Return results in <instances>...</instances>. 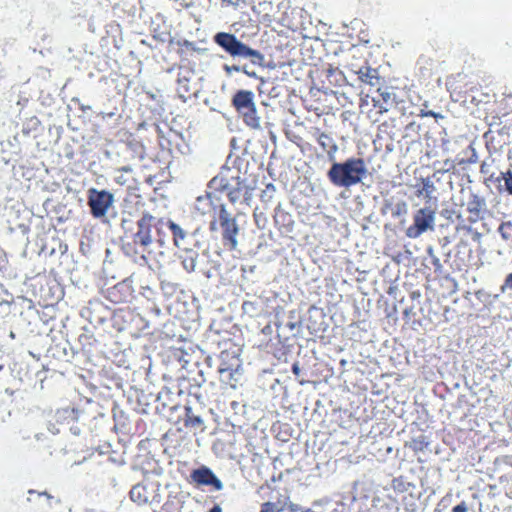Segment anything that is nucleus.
I'll list each match as a JSON object with an SVG mask.
<instances>
[{
    "instance_id": "obj_1",
    "label": "nucleus",
    "mask_w": 512,
    "mask_h": 512,
    "mask_svg": "<svg viewBox=\"0 0 512 512\" xmlns=\"http://www.w3.org/2000/svg\"><path fill=\"white\" fill-rule=\"evenodd\" d=\"M367 176V165L360 157H350L334 163L327 171V178L335 187L346 189L362 183Z\"/></svg>"
},
{
    "instance_id": "obj_2",
    "label": "nucleus",
    "mask_w": 512,
    "mask_h": 512,
    "mask_svg": "<svg viewBox=\"0 0 512 512\" xmlns=\"http://www.w3.org/2000/svg\"><path fill=\"white\" fill-rule=\"evenodd\" d=\"M213 41L234 59H248L252 65L268 67L260 51L249 47L232 33L218 32L213 36Z\"/></svg>"
},
{
    "instance_id": "obj_3",
    "label": "nucleus",
    "mask_w": 512,
    "mask_h": 512,
    "mask_svg": "<svg viewBox=\"0 0 512 512\" xmlns=\"http://www.w3.org/2000/svg\"><path fill=\"white\" fill-rule=\"evenodd\" d=\"M232 106L246 126L251 129L261 128V117L255 103V94L250 90H238L232 97Z\"/></svg>"
},
{
    "instance_id": "obj_4",
    "label": "nucleus",
    "mask_w": 512,
    "mask_h": 512,
    "mask_svg": "<svg viewBox=\"0 0 512 512\" xmlns=\"http://www.w3.org/2000/svg\"><path fill=\"white\" fill-rule=\"evenodd\" d=\"M153 221H155L153 216L143 215V217L137 222L138 230L133 237V243L135 245L134 253L136 255L134 261L143 267L148 264L146 253L150 254L151 252V228Z\"/></svg>"
},
{
    "instance_id": "obj_5",
    "label": "nucleus",
    "mask_w": 512,
    "mask_h": 512,
    "mask_svg": "<svg viewBox=\"0 0 512 512\" xmlns=\"http://www.w3.org/2000/svg\"><path fill=\"white\" fill-rule=\"evenodd\" d=\"M436 209L430 205L417 209L413 214V223L406 229L405 234L410 239H417L424 233L435 230Z\"/></svg>"
},
{
    "instance_id": "obj_6",
    "label": "nucleus",
    "mask_w": 512,
    "mask_h": 512,
    "mask_svg": "<svg viewBox=\"0 0 512 512\" xmlns=\"http://www.w3.org/2000/svg\"><path fill=\"white\" fill-rule=\"evenodd\" d=\"M218 221L222 228V240L224 245L230 250H236L238 247L237 237L240 233V228L236 218L227 211L224 204L220 205Z\"/></svg>"
},
{
    "instance_id": "obj_7",
    "label": "nucleus",
    "mask_w": 512,
    "mask_h": 512,
    "mask_svg": "<svg viewBox=\"0 0 512 512\" xmlns=\"http://www.w3.org/2000/svg\"><path fill=\"white\" fill-rule=\"evenodd\" d=\"M222 188L227 191L228 198L232 203H236L241 198L248 201L252 196L251 191L253 190V188L240 177L232 178V182L225 183L222 185Z\"/></svg>"
},
{
    "instance_id": "obj_8",
    "label": "nucleus",
    "mask_w": 512,
    "mask_h": 512,
    "mask_svg": "<svg viewBox=\"0 0 512 512\" xmlns=\"http://www.w3.org/2000/svg\"><path fill=\"white\" fill-rule=\"evenodd\" d=\"M88 203L92 215L102 217L112 203V195L106 191L91 190Z\"/></svg>"
},
{
    "instance_id": "obj_9",
    "label": "nucleus",
    "mask_w": 512,
    "mask_h": 512,
    "mask_svg": "<svg viewBox=\"0 0 512 512\" xmlns=\"http://www.w3.org/2000/svg\"><path fill=\"white\" fill-rule=\"evenodd\" d=\"M191 479L198 485L212 486L217 491L222 490L224 487L222 481L206 466L193 470L191 472Z\"/></svg>"
},
{
    "instance_id": "obj_10",
    "label": "nucleus",
    "mask_w": 512,
    "mask_h": 512,
    "mask_svg": "<svg viewBox=\"0 0 512 512\" xmlns=\"http://www.w3.org/2000/svg\"><path fill=\"white\" fill-rule=\"evenodd\" d=\"M234 359L235 364L226 365L225 363H222L218 369L220 380L233 388L236 387L242 375L240 360L238 357H234Z\"/></svg>"
},
{
    "instance_id": "obj_11",
    "label": "nucleus",
    "mask_w": 512,
    "mask_h": 512,
    "mask_svg": "<svg viewBox=\"0 0 512 512\" xmlns=\"http://www.w3.org/2000/svg\"><path fill=\"white\" fill-rule=\"evenodd\" d=\"M467 211L471 214L469 221L475 223L478 220L484 218V214L487 211V203L484 197L471 193L467 203Z\"/></svg>"
},
{
    "instance_id": "obj_12",
    "label": "nucleus",
    "mask_w": 512,
    "mask_h": 512,
    "mask_svg": "<svg viewBox=\"0 0 512 512\" xmlns=\"http://www.w3.org/2000/svg\"><path fill=\"white\" fill-rule=\"evenodd\" d=\"M184 426L197 432H204L205 423L200 415L194 413L193 409L189 406L185 407Z\"/></svg>"
},
{
    "instance_id": "obj_13",
    "label": "nucleus",
    "mask_w": 512,
    "mask_h": 512,
    "mask_svg": "<svg viewBox=\"0 0 512 512\" xmlns=\"http://www.w3.org/2000/svg\"><path fill=\"white\" fill-rule=\"evenodd\" d=\"M379 93V97H373V105L374 107L379 108L380 112H387L390 108V103L395 97L394 93H391L387 90H381L380 88L377 90Z\"/></svg>"
},
{
    "instance_id": "obj_14",
    "label": "nucleus",
    "mask_w": 512,
    "mask_h": 512,
    "mask_svg": "<svg viewBox=\"0 0 512 512\" xmlns=\"http://www.w3.org/2000/svg\"><path fill=\"white\" fill-rule=\"evenodd\" d=\"M194 209L200 215H206L213 210V202L211 200V194L207 193L202 196H198L195 201Z\"/></svg>"
},
{
    "instance_id": "obj_15",
    "label": "nucleus",
    "mask_w": 512,
    "mask_h": 512,
    "mask_svg": "<svg viewBox=\"0 0 512 512\" xmlns=\"http://www.w3.org/2000/svg\"><path fill=\"white\" fill-rule=\"evenodd\" d=\"M149 492L145 486L136 484L130 489V500L141 505L148 502Z\"/></svg>"
},
{
    "instance_id": "obj_16",
    "label": "nucleus",
    "mask_w": 512,
    "mask_h": 512,
    "mask_svg": "<svg viewBox=\"0 0 512 512\" xmlns=\"http://www.w3.org/2000/svg\"><path fill=\"white\" fill-rule=\"evenodd\" d=\"M359 80L363 83L375 86L379 81L378 72L370 67H362L357 72Z\"/></svg>"
},
{
    "instance_id": "obj_17",
    "label": "nucleus",
    "mask_w": 512,
    "mask_h": 512,
    "mask_svg": "<svg viewBox=\"0 0 512 512\" xmlns=\"http://www.w3.org/2000/svg\"><path fill=\"white\" fill-rule=\"evenodd\" d=\"M178 95L181 99H183L184 102L187 101L189 95L193 93L196 95V91H192L191 87L189 85V79L186 77H179L178 78V88H177Z\"/></svg>"
},
{
    "instance_id": "obj_18",
    "label": "nucleus",
    "mask_w": 512,
    "mask_h": 512,
    "mask_svg": "<svg viewBox=\"0 0 512 512\" xmlns=\"http://www.w3.org/2000/svg\"><path fill=\"white\" fill-rule=\"evenodd\" d=\"M240 66L242 69H244V70H241V72L244 73L245 75H247L248 77L254 78V79H260L261 85L259 87V92H260V94L265 93L266 92L265 86H266L267 82L263 78H260L258 76V74L252 69V67H254L255 65H252L251 62L249 61L248 64H243ZM257 66L260 67L259 65H257Z\"/></svg>"
},
{
    "instance_id": "obj_19",
    "label": "nucleus",
    "mask_w": 512,
    "mask_h": 512,
    "mask_svg": "<svg viewBox=\"0 0 512 512\" xmlns=\"http://www.w3.org/2000/svg\"><path fill=\"white\" fill-rule=\"evenodd\" d=\"M314 136H315L317 143L320 145V147L322 148V150L324 152H326L328 150V148L335 141L334 138L330 134L325 133V132L317 131V132H315Z\"/></svg>"
},
{
    "instance_id": "obj_20",
    "label": "nucleus",
    "mask_w": 512,
    "mask_h": 512,
    "mask_svg": "<svg viewBox=\"0 0 512 512\" xmlns=\"http://www.w3.org/2000/svg\"><path fill=\"white\" fill-rule=\"evenodd\" d=\"M198 254L196 252H189L182 260L183 268L187 272H193L196 269Z\"/></svg>"
},
{
    "instance_id": "obj_21",
    "label": "nucleus",
    "mask_w": 512,
    "mask_h": 512,
    "mask_svg": "<svg viewBox=\"0 0 512 512\" xmlns=\"http://www.w3.org/2000/svg\"><path fill=\"white\" fill-rule=\"evenodd\" d=\"M144 146L139 142L130 141V158L141 161L144 159Z\"/></svg>"
},
{
    "instance_id": "obj_22",
    "label": "nucleus",
    "mask_w": 512,
    "mask_h": 512,
    "mask_svg": "<svg viewBox=\"0 0 512 512\" xmlns=\"http://www.w3.org/2000/svg\"><path fill=\"white\" fill-rule=\"evenodd\" d=\"M109 458L118 465H124L126 463V445L121 444V451L112 450Z\"/></svg>"
},
{
    "instance_id": "obj_23",
    "label": "nucleus",
    "mask_w": 512,
    "mask_h": 512,
    "mask_svg": "<svg viewBox=\"0 0 512 512\" xmlns=\"http://www.w3.org/2000/svg\"><path fill=\"white\" fill-rule=\"evenodd\" d=\"M242 310L245 314L250 317L257 316L260 311L259 303L257 301H244L242 304Z\"/></svg>"
},
{
    "instance_id": "obj_24",
    "label": "nucleus",
    "mask_w": 512,
    "mask_h": 512,
    "mask_svg": "<svg viewBox=\"0 0 512 512\" xmlns=\"http://www.w3.org/2000/svg\"><path fill=\"white\" fill-rule=\"evenodd\" d=\"M168 224H169V228L171 229V231L173 233L175 244L179 245L178 239L185 238V236H186L185 231L178 224H176L172 221H169Z\"/></svg>"
},
{
    "instance_id": "obj_25",
    "label": "nucleus",
    "mask_w": 512,
    "mask_h": 512,
    "mask_svg": "<svg viewBox=\"0 0 512 512\" xmlns=\"http://www.w3.org/2000/svg\"><path fill=\"white\" fill-rule=\"evenodd\" d=\"M501 178L504 181L505 190L512 196V171L501 172Z\"/></svg>"
},
{
    "instance_id": "obj_26",
    "label": "nucleus",
    "mask_w": 512,
    "mask_h": 512,
    "mask_svg": "<svg viewBox=\"0 0 512 512\" xmlns=\"http://www.w3.org/2000/svg\"><path fill=\"white\" fill-rule=\"evenodd\" d=\"M338 150H339V147H338L336 141H334L333 144L325 152L327 155V159L331 163V165H334V163H338V161L336 160V154H337Z\"/></svg>"
},
{
    "instance_id": "obj_27",
    "label": "nucleus",
    "mask_w": 512,
    "mask_h": 512,
    "mask_svg": "<svg viewBox=\"0 0 512 512\" xmlns=\"http://www.w3.org/2000/svg\"><path fill=\"white\" fill-rule=\"evenodd\" d=\"M154 38L159 42L166 43L171 41V35L167 28L161 31L154 30Z\"/></svg>"
},
{
    "instance_id": "obj_28",
    "label": "nucleus",
    "mask_w": 512,
    "mask_h": 512,
    "mask_svg": "<svg viewBox=\"0 0 512 512\" xmlns=\"http://www.w3.org/2000/svg\"><path fill=\"white\" fill-rule=\"evenodd\" d=\"M407 210H408L407 204L404 201H400V202L396 203V205L393 209L392 215L394 217H399L401 215L407 214Z\"/></svg>"
},
{
    "instance_id": "obj_29",
    "label": "nucleus",
    "mask_w": 512,
    "mask_h": 512,
    "mask_svg": "<svg viewBox=\"0 0 512 512\" xmlns=\"http://www.w3.org/2000/svg\"><path fill=\"white\" fill-rule=\"evenodd\" d=\"M506 227L511 228L512 227V223L510 221L501 223L499 225V227H498V232L500 233L502 239L509 240L511 235L505 231Z\"/></svg>"
},
{
    "instance_id": "obj_30",
    "label": "nucleus",
    "mask_w": 512,
    "mask_h": 512,
    "mask_svg": "<svg viewBox=\"0 0 512 512\" xmlns=\"http://www.w3.org/2000/svg\"><path fill=\"white\" fill-rule=\"evenodd\" d=\"M223 70L225 71L227 76H231L234 72H241L243 70L240 65H223Z\"/></svg>"
},
{
    "instance_id": "obj_31",
    "label": "nucleus",
    "mask_w": 512,
    "mask_h": 512,
    "mask_svg": "<svg viewBox=\"0 0 512 512\" xmlns=\"http://www.w3.org/2000/svg\"><path fill=\"white\" fill-rule=\"evenodd\" d=\"M260 512H279L276 505L272 502H266L261 506Z\"/></svg>"
},
{
    "instance_id": "obj_32",
    "label": "nucleus",
    "mask_w": 512,
    "mask_h": 512,
    "mask_svg": "<svg viewBox=\"0 0 512 512\" xmlns=\"http://www.w3.org/2000/svg\"><path fill=\"white\" fill-rule=\"evenodd\" d=\"M505 289H512V273L506 276L505 282L501 287V291L504 292Z\"/></svg>"
},
{
    "instance_id": "obj_33",
    "label": "nucleus",
    "mask_w": 512,
    "mask_h": 512,
    "mask_svg": "<svg viewBox=\"0 0 512 512\" xmlns=\"http://www.w3.org/2000/svg\"><path fill=\"white\" fill-rule=\"evenodd\" d=\"M452 512H468V507L465 502H461L453 507Z\"/></svg>"
},
{
    "instance_id": "obj_34",
    "label": "nucleus",
    "mask_w": 512,
    "mask_h": 512,
    "mask_svg": "<svg viewBox=\"0 0 512 512\" xmlns=\"http://www.w3.org/2000/svg\"><path fill=\"white\" fill-rule=\"evenodd\" d=\"M431 263L434 266L435 271H441L443 266L437 256H433V258H431Z\"/></svg>"
},
{
    "instance_id": "obj_35",
    "label": "nucleus",
    "mask_w": 512,
    "mask_h": 512,
    "mask_svg": "<svg viewBox=\"0 0 512 512\" xmlns=\"http://www.w3.org/2000/svg\"><path fill=\"white\" fill-rule=\"evenodd\" d=\"M288 510L290 512H304L305 509H303L302 506H300L299 504H295V503H290L288 505Z\"/></svg>"
},
{
    "instance_id": "obj_36",
    "label": "nucleus",
    "mask_w": 512,
    "mask_h": 512,
    "mask_svg": "<svg viewBox=\"0 0 512 512\" xmlns=\"http://www.w3.org/2000/svg\"><path fill=\"white\" fill-rule=\"evenodd\" d=\"M222 2L236 7V6H240L241 4H245L247 2V0H222Z\"/></svg>"
},
{
    "instance_id": "obj_37",
    "label": "nucleus",
    "mask_w": 512,
    "mask_h": 512,
    "mask_svg": "<svg viewBox=\"0 0 512 512\" xmlns=\"http://www.w3.org/2000/svg\"><path fill=\"white\" fill-rule=\"evenodd\" d=\"M292 373L295 375V376H299L300 373H301V368H300V365L298 362H295L293 365H292Z\"/></svg>"
},
{
    "instance_id": "obj_38",
    "label": "nucleus",
    "mask_w": 512,
    "mask_h": 512,
    "mask_svg": "<svg viewBox=\"0 0 512 512\" xmlns=\"http://www.w3.org/2000/svg\"><path fill=\"white\" fill-rule=\"evenodd\" d=\"M424 445L426 446L427 443L424 442V440H414L413 441V446H414V449H423Z\"/></svg>"
},
{
    "instance_id": "obj_39",
    "label": "nucleus",
    "mask_w": 512,
    "mask_h": 512,
    "mask_svg": "<svg viewBox=\"0 0 512 512\" xmlns=\"http://www.w3.org/2000/svg\"><path fill=\"white\" fill-rule=\"evenodd\" d=\"M489 168H490V165L487 164L485 161L482 162L481 166H480V172L482 174H488L489 173Z\"/></svg>"
},
{
    "instance_id": "obj_40",
    "label": "nucleus",
    "mask_w": 512,
    "mask_h": 512,
    "mask_svg": "<svg viewBox=\"0 0 512 512\" xmlns=\"http://www.w3.org/2000/svg\"><path fill=\"white\" fill-rule=\"evenodd\" d=\"M268 92V95L270 97H277L279 96V91H278V87L276 86H273L270 90L267 91Z\"/></svg>"
},
{
    "instance_id": "obj_41",
    "label": "nucleus",
    "mask_w": 512,
    "mask_h": 512,
    "mask_svg": "<svg viewBox=\"0 0 512 512\" xmlns=\"http://www.w3.org/2000/svg\"><path fill=\"white\" fill-rule=\"evenodd\" d=\"M477 161H478L477 152H476V150L474 148H472V155L468 159V162L469 163H476Z\"/></svg>"
},
{
    "instance_id": "obj_42",
    "label": "nucleus",
    "mask_w": 512,
    "mask_h": 512,
    "mask_svg": "<svg viewBox=\"0 0 512 512\" xmlns=\"http://www.w3.org/2000/svg\"><path fill=\"white\" fill-rule=\"evenodd\" d=\"M433 187V185L430 183L429 180L423 183V190L426 192V194L430 193V189Z\"/></svg>"
},
{
    "instance_id": "obj_43",
    "label": "nucleus",
    "mask_w": 512,
    "mask_h": 512,
    "mask_svg": "<svg viewBox=\"0 0 512 512\" xmlns=\"http://www.w3.org/2000/svg\"><path fill=\"white\" fill-rule=\"evenodd\" d=\"M9 304L7 302H0V309H2L4 312L9 313Z\"/></svg>"
},
{
    "instance_id": "obj_44",
    "label": "nucleus",
    "mask_w": 512,
    "mask_h": 512,
    "mask_svg": "<svg viewBox=\"0 0 512 512\" xmlns=\"http://www.w3.org/2000/svg\"><path fill=\"white\" fill-rule=\"evenodd\" d=\"M136 321L143 322L144 320L142 319V317L139 314L132 315V317L130 318V322H136Z\"/></svg>"
},
{
    "instance_id": "obj_45",
    "label": "nucleus",
    "mask_w": 512,
    "mask_h": 512,
    "mask_svg": "<svg viewBox=\"0 0 512 512\" xmlns=\"http://www.w3.org/2000/svg\"><path fill=\"white\" fill-rule=\"evenodd\" d=\"M162 288L170 290V291H174V285L170 284V283L165 284L164 282H162Z\"/></svg>"
},
{
    "instance_id": "obj_46",
    "label": "nucleus",
    "mask_w": 512,
    "mask_h": 512,
    "mask_svg": "<svg viewBox=\"0 0 512 512\" xmlns=\"http://www.w3.org/2000/svg\"><path fill=\"white\" fill-rule=\"evenodd\" d=\"M208 512H222V508L219 504H215Z\"/></svg>"
},
{
    "instance_id": "obj_47",
    "label": "nucleus",
    "mask_w": 512,
    "mask_h": 512,
    "mask_svg": "<svg viewBox=\"0 0 512 512\" xmlns=\"http://www.w3.org/2000/svg\"><path fill=\"white\" fill-rule=\"evenodd\" d=\"M210 230L211 231L217 230V221L215 219L210 222Z\"/></svg>"
},
{
    "instance_id": "obj_48",
    "label": "nucleus",
    "mask_w": 512,
    "mask_h": 512,
    "mask_svg": "<svg viewBox=\"0 0 512 512\" xmlns=\"http://www.w3.org/2000/svg\"><path fill=\"white\" fill-rule=\"evenodd\" d=\"M433 115H435V112L431 111V110L430 111H426V112H424V111L421 112V116H423V117H427V116H431L432 117Z\"/></svg>"
},
{
    "instance_id": "obj_49",
    "label": "nucleus",
    "mask_w": 512,
    "mask_h": 512,
    "mask_svg": "<svg viewBox=\"0 0 512 512\" xmlns=\"http://www.w3.org/2000/svg\"><path fill=\"white\" fill-rule=\"evenodd\" d=\"M472 238L475 241H479L481 239V233L475 232Z\"/></svg>"
},
{
    "instance_id": "obj_50",
    "label": "nucleus",
    "mask_w": 512,
    "mask_h": 512,
    "mask_svg": "<svg viewBox=\"0 0 512 512\" xmlns=\"http://www.w3.org/2000/svg\"><path fill=\"white\" fill-rule=\"evenodd\" d=\"M427 253H428V255L430 256V258H433V256H436V255L434 254V251H433V248H432V247H428V249H427Z\"/></svg>"
},
{
    "instance_id": "obj_51",
    "label": "nucleus",
    "mask_w": 512,
    "mask_h": 512,
    "mask_svg": "<svg viewBox=\"0 0 512 512\" xmlns=\"http://www.w3.org/2000/svg\"><path fill=\"white\" fill-rule=\"evenodd\" d=\"M449 214H450V211H449V210H443V211H442V216H444V217H447V218H448V217H449Z\"/></svg>"
},
{
    "instance_id": "obj_52",
    "label": "nucleus",
    "mask_w": 512,
    "mask_h": 512,
    "mask_svg": "<svg viewBox=\"0 0 512 512\" xmlns=\"http://www.w3.org/2000/svg\"><path fill=\"white\" fill-rule=\"evenodd\" d=\"M432 117L438 119V118H443V115L435 112V115H433Z\"/></svg>"
},
{
    "instance_id": "obj_53",
    "label": "nucleus",
    "mask_w": 512,
    "mask_h": 512,
    "mask_svg": "<svg viewBox=\"0 0 512 512\" xmlns=\"http://www.w3.org/2000/svg\"><path fill=\"white\" fill-rule=\"evenodd\" d=\"M143 361H144L147 365H150V361H149V359H148V358L143 359Z\"/></svg>"
},
{
    "instance_id": "obj_54",
    "label": "nucleus",
    "mask_w": 512,
    "mask_h": 512,
    "mask_svg": "<svg viewBox=\"0 0 512 512\" xmlns=\"http://www.w3.org/2000/svg\"><path fill=\"white\" fill-rule=\"evenodd\" d=\"M270 188L274 190V186H273V184H269V185L267 186V189H270Z\"/></svg>"
},
{
    "instance_id": "obj_55",
    "label": "nucleus",
    "mask_w": 512,
    "mask_h": 512,
    "mask_svg": "<svg viewBox=\"0 0 512 512\" xmlns=\"http://www.w3.org/2000/svg\"><path fill=\"white\" fill-rule=\"evenodd\" d=\"M10 337L13 338V339L15 338L14 332H10Z\"/></svg>"
},
{
    "instance_id": "obj_56",
    "label": "nucleus",
    "mask_w": 512,
    "mask_h": 512,
    "mask_svg": "<svg viewBox=\"0 0 512 512\" xmlns=\"http://www.w3.org/2000/svg\"><path fill=\"white\" fill-rule=\"evenodd\" d=\"M31 122L36 124L38 121H37V119H31Z\"/></svg>"
},
{
    "instance_id": "obj_57",
    "label": "nucleus",
    "mask_w": 512,
    "mask_h": 512,
    "mask_svg": "<svg viewBox=\"0 0 512 512\" xmlns=\"http://www.w3.org/2000/svg\"><path fill=\"white\" fill-rule=\"evenodd\" d=\"M144 125H145V123H141V124H139V128L144 127Z\"/></svg>"
},
{
    "instance_id": "obj_58",
    "label": "nucleus",
    "mask_w": 512,
    "mask_h": 512,
    "mask_svg": "<svg viewBox=\"0 0 512 512\" xmlns=\"http://www.w3.org/2000/svg\"><path fill=\"white\" fill-rule=\"evenodd\" d=\"M133 276H134V273H133L132 275H130V282H132V281H133V280H132Z\"/></svg>"
},
{
    "instance_id": "obj_59",
    "label": "nucleus",
    "mask_w": 512,
    "mask_h": 512,
    "mask_svg": "<svg viewBox=\"0 0 512 512\" xmlns=\"http://www.w3.org/2000/svg\"><path fill=\"white\" fill-rule=\"evenodd\" d=\"M289 326H290L291 329H293L295 327L294 324H290Z\"/></svg>"
},
{
    "instance_id": "obj_60",
    "label": "nucleus",
    "mask_w": 512,
    "mask_h": 512,
    "mask_svg": "<svg viewBox=\"0 0 512 512\" xmlns=\"http://www.w3.org/2000/svg\"><path fill=\"white\" fill-rule=\"evenodd\" d=\"M2 369H3V365H2V364H0V371H1Z\"/></svg>"
}]
</instances>
